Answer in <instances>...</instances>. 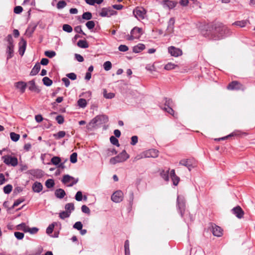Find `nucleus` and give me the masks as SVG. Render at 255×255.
I'll return each mask as SVG.
<instances>
[{"mask_svg": "<svg viewBox=\"0 0 255 255\" xmlns=\"http://www.w3.org/2000/svg\"><path fill=\"white\" fill-rule=\"evenodd\" d=\"M77 104L80 107L82 108H85L87 104L86 100L85 99L82 98L78 100Z\"/></svg>", "mask_w": 255, "mask_h": 255, "instance_id": "37", "label": "nucleus"}, {"mask_svg": "<svg viewBox=\"0 0 255 255\" xmlns=\"http://www.w3.org/2000/svg\"><path fill=\"white\" fill-rule=\"evenodd\" d=\"M65 209H66V211L71 212L75 209L74 205L72 203H67L65 206Z\"/></svg>", "mask_w": 255, "mask_h": 255, "instance_id": "40", "label": "nucleus"}, {"mask_svg": "<svg viewBox=\"0 0 255 255\" xmlns=\"http://www.w3.org/2000/svg\"><path fill=\"white\" fill-rule=\"evenodd\" d=\"M175 24V19L173 17L170 18L168 22V26L166 29V31L168 33H171L173 32L174 26Z\"/></svg>", "mask_w": 255, "mask_h": 255, "instance_id": "23", "label": "nucleus"}, {"mask_svg": "<svg viewBox=\"0 0 255 255\" xmlns=\"http://www.w3.org/2000/svg\"><path fill=\"white\" fill-rule=\"evenodd\" d=\"M92 18V14L90 12H85L82 14V18L86 20H90Z\"/></svg>", "mask_w": 255, "mask_h": 255, "instance_id": "48", "label": "nucleus"}, {"mask_svg": "<svg viewBox=\"0 0 255 255\" xmlns=\"http://www.w3.org/2000/svg\"><path fill=\"white\" fill-rule=\"evenodd\" d=\"M125 255H130L129 243L128 240H126L124 245Z\"/></svg>", "mask_w": 255, "mask_h": 255, "instance_id": "35", "label": "nucleus"}, {"mask_svg": "<svg viewBox=\"0 0 255 255\" xmlns=\"http://www.w3.org/2000/svg\"><path fill=\"white\" fill-rule=\"evenodd\" d=\"M38 231V229L36 227H33L32 228H28L26 232H29L31 234H35Z\"/></svg>", "mask_w": 255, "mask_h": 255, "instance_id": "61", "label": "nucleus"}, {"mask_svg": "<svg viewBox=\"0 0 255 255\" xmlns=\"http://www.w3.org/2000/svg\"><path fill=\"white\" fill-rule=\"evenodd\" d=\"M179 164L186 166L189 171L194 167L193 161L190 159H183L180 161Z\"/></svg>", "mask_w": 255, "mask_h": 255, "instance_id": "13", "label": "nucleus"}, {"mask_svg": "<svg viewBox=\"0 0 255 255\" xmlns=\"http://www.w3.org/2000/svg\"><path fill=\"white\" fill-rule=\"evenodd\" d=\"M142 29L138 27H134L130 31V35H128L127 39L129 41L134 39H138L142 34Z\"/></svg>", "mask_w": 255, "mask_h": 255, "instance_id": "6", "label": "nucleus"}, {"mask_svg": "<svg viewBox=\"0 0 255 255\" xmlns=\"http://www.w3.org/2000/svg\"><path fill=\"white\" fill-rule=\"evenodd\" d=\"M66 135V132L65 131H59L57 133H55L53 134V136L56 139H59Z\"/></svg>", "mask_w": 255, "mask_h": 255, "instance_id": "34", "label": "nucleus"}, {"mask_svg": "<svg viewBox=\"0 0 255 255\" xmlns=\"http://www.w3.org/2000/svg\"><path fill=\"white\" fill-rule=\"evenodd\" d=\"M14 54V45H7L6 49L7 60L11 58Z\"/></svg>", "mask_w": 255, "mask_h": 255, "instance_id": "22", "label": "nucleus"}, {"mask_svg": "<svg viewBox=\"0 0 255 255\" xmlns=\"http://www.w3.org/2000/svg\"><path fill=\"white\" fill-rule=\"evenodd\" d=\"M24 234L23 233L15 232L14 233V236L18 240H22L24 237Z\"/></svg>", "mask_w": 255, "mask_h": 255, "instance_id": "60", "label": "nucleus"}, {"mask_svg": "<svg viewBox=\"0 0 255 255\" xmlns=\"http://www.w3.org/2000/svg\"><path fill=\"white\" fill-rule=\"evenodd\" d=\"M28 89L30 91L34 92L36 93H39L40 92V89L36 86L35 81L32 80L28 82Z\"/></svg>", "mask_w": 255, "mask_h": 255, "instance_id": "20", "label": "nucleus"}, {"mask_svg": "<svg viewBox=\"0 0 255 255\" xmlns=\"http://www.w3.org/2000/svg\"><path fill=\"white\" fill-rule=\"evenodd\" d=\"M67 77L72 80H75L77 79V75L74 73H70L66 74Z\"/></svg>", "mask_w": 255, "mask_h": 255, "instance_id": "62", "label": "nucleus"}, {"mask_svg": "<svg viewBox=\"0 0 255 255\" xmlns=\"http://www.w3.org/2000/svg\"><path fill=\"white\" fill-rule=\"evenodd\" d=\"M58 224V223L57 222H53L51 224H50L46 229V233L48 235H50V234H51L53 231L54 227L55 226H57Z\"/></svg>", "mask_w": 255, "mask_h": 255, "instance_id": "30", "label": "nucleus"}, {"mask_svg": "<svg viewBox=\"0 0 255 255\" xmlns=\"http://www.w3.org/2000/svg\"><path fill=\"white\" fill-rule=\"evenodd\" d=\"M70 161L72 163H75L77 161V153L76 152H73L70 155Z\"/></svg>", "mask_w": 255, "mask_h": 255, "instance_id": "50", "label": "nucleus"}, {"mask_svg": "<svg viewBox=\"0 0 255 255\" xmlns=\"http://www.w3.org/2000/svg\"><path fill=\"white\" fill-rule=\"evenodd\" d=\"M28 227L24 223H22L17 225V228L18 230H21L23 231L24 232H26L27 230Z\"/></svg>", "mask_w": 255, "mask_h": 255, "instance_id": "46", "label": "nucleus"}, {"mask_svg": "<svg viewBox=\"0 0 255 255\" xmlns=\"http://www.w3.org/2000/svg\"><path fill=\"white\" fill-rule=\"evenodd\" d=\"M40 65L39 63H36L32 69L30 75L31 76H35L36 75L40 70Z\"/></svg>", "mask_w": 255, "mask_h": 255, "instance_id": "28", "label": "nucleus"}, {"mask_svg": "<svg viewBox=\"0 0 255 255\" xmlns=\"http://www.w3.org/2000/svg\"><path fill=\"white\" fill-rule=\"evenodd\" d=\"M56 121L59 124H62L64 122V117L62 115H58L56 117Z\"/></svg>", "mask_w": 255, "mask_h": 255, "instance_id": "58", "label": "nucleus"}, {"mask_svg": "<svg viewBox=\"0 0 255 255\" xmlns=\"http://www.w3.org/2000/svg\"><path fill=\"white\" fill-rule=\"evenodd\" d=\"M44 54L46 56L52 58L56 55V52L54 51H46L44 52Z\"/></svg>", "mask_w": 255, "mask_h": 255, "instance_id": "49", "label": "nucleus"}, {"mask_svg": "<svg viewBox=\"0 0 255 255\" xmlns=\"http://www.w3.org/2000/svg\"><path fill=\"white\" fill-rule=\"evenodd\" d=\"M170 176L173 181V185L177 186L179 183L180 178L179 177L176 175L174 169H172L171 170L170 173Z\"/></svg>", "mask_w": 255, "mask_h": 255, "instance_id": "24", "label": "nucleus"}, {"mask_svg": "<svg viewBox=\"0 0 255 255\" xmlns=\"http://www.w3.org/2000/svg\"><path fill=\"white\" fill-rule=\"evenodd\" d=\"M71 214V212L68 211H63L59 213V217L62 219H65V218H68L70 217Z\"/></svg>", "mask_w": 255, "mask_h": 255, "instance_id": "38", "label": "nucleus"}, {"mask_svg": "<svg viewBox=\"0 0 255 255\" xmlns=\"http://www.w3.org/2000/svg\"><path fill=\"white\" fill-rule=\"evenodd\" d=\"M66 4L67 3L65 1H59L57 4V8L58 9H62L64 8L66 5Z\"/></svg>", "mask_w": 255, "mask_h": 255, "instance_id": "55", "label": "nucleus"}, {"mask_svg": "<svg viewBox=\"0 0 255 255\" xmlns=\"http://www.w3.org/2000/svg\"><path fill=\"white\" fill-rule=\"evenodd\" d=\"M131 140L130 144L134 145L138 142V137L136 135L132 136L131 138Z\"/></svg>", "mask_w": 255, "mask_h": 255, "instance_id": "64", "label": "nucleus"}, {"mask_svg": "<svg viewBox=\"0 0 255 255\" xmlns=\"http://www.w3.org/2000/svg\"><path fill=\"white\" fill-rule=\"evenodd\" d=\"M83 227V224H82V223L80 221H78V222H76L74 225H73V228L74 229H77V230L79 231V230H81L82 228Z\"/></svg>", "mask_w": 255, "mask_h": 255, "instance_id": "53", "label": "nucleus"}, {"mask_svg": "<svg viewBox=\"0 0 255 255\" xmlns=\"http://www.w3.org/2000/svg\"><path fill=\"white\" fill-rule=\"evenodd\" d=\"M10 137L12 141L16 142L19 140L20 135L15 132H11L10 133Z\"/></svg>", "mask_w": 255, "mask_h": 255, "instance_id": "41", "label": "nucleus"}, {"mask_svg": "<svg viewBox=\"0 0 255 255\" xmlns=\"http://www.w3.org/2000/svg\"><path fill=\"white\" fill-rule=\"evenodd\" d=\"M14 86L17 89L19 90L21 93L22 94L25 91L27 84L23 81H19L14 83Z\"/></svg>", "mask_w": 255, "mask_h": 255, "instance_id": "18", "label": "nucleus"}, {"mask_svg": "<svg viewBox=\"0 0 255 255\" xmlns=\"http://www.w3.org/2000/svg\"><path fill=\"white\" fill-rule=\"evenodd\" d=\"M242 85L239 82L237 81H234L230 83L227 88L229 90H240L242 88Z\"/></svg>", "mask_w": 255, "mask_h": 255, "instance_id": "16", "label": "nucleus"}, {"mask_svg": "<svg viewBox=\"0 0 255 255\" xmlns=\"http://www.w3.org/2000/svg\"><path fill=\"white\" fill-rule=\"evenodd\" d=\"M86 26L89 29L91 30L95 27V22L93 20L88 21L86 22Z\"/></svg>", "mask_w": 255, "mask_h": 255, "instance_id": "52", "label": "nucleus"}, {"mask_svg": "<svg viewBox=\"0 0 255 255\" xmlns=\"http://www.w3.org/2000/svg\"><path fill=\"white\" fill-rule=\"evenodd\" d=\"M248 22H249V21L248 20L237 21H236L234 23H233V25L238 26L240 27H244L246 25V24Z\"/></svg>", "mask_w": 255, "mask_h": 255, "instance_id": "31", "label": "nucleus"}, {"mask_svg": "<svg viewBox=\"0 0 255 255\" xmlns=\"http://www.w3.org/2000/svg\"><path fill=\"white\" fill-rule=\"evenodd\" d=\"M32 190L34 192L39 193L42 191L43 186L42 184L37 181L35 182L32 185Z\"/></svg>", "mask_w": 255, "mask_h": 255, "instance_id": "25", "label": "nucleus"}, {"mask_svg": "<svg viewBox=\"0 0 255 255\" xmlns=\"http://www.w3.org/2000/svg\"><path fill=\"white\" fill-rule=\"evenodd\" d=\"M112 67V63L110 61H106L103 64V67L105 70L109 71Z\"/></svg>", "mask_w": 255, "mask_h": 255, "instance_id": "45", "label": "nucleus"}, {"mask_svg": "<svg viewBox=\"0 0 255 255\" xmlns=\"http://www.w3.org/2000/svg\"><path fill=\"white\" fill-rule=\"evenodd\" d=\"M222 229L215 224L212 225V232L214 236L221 237L223 235Z\"/></svg>", "mask_w": 255, "mask_h": 255, "instance_id": "17", "label": "nucleus"}, {"mask_svg": "<svg viewBox=\"0 0 255 255\" xmlns=\"http://www.w3.org/2000/svg\"><path fill=\"white\" fill-rule=\"evenodd\" d=\"M176 67V65L171 63H168L164 66V69L166 70H170L173 69Z\"/></svg>", "mask_w": 255, "mask_h": 255, "instance_id": "54", "label": "nucleus"}, {"mask_svg": "<svg viewBox=\"0 0 255 255\" xmlns=\"http://www.w3.org/2000/svg\"><path fill=\"white\" fill-rule=\"evenodd\" d=\"M118 49L122 52H126L128 50V48L126 45H120L118 47Z\"/></svg>", "mask_w": 255, "mask_h": 255, "instance_id": "63", "label": "nucleus"}, {"mask_svg": "<svg viewBox=\"0 0 255 255\" xmlns=\"http://www.w3.org/2000/svg\"><path fill=\"white\" fill-rule=\"evenodd\" d=\"M3 162L7 165L15 166L18 164V160L16 157L10 155H5L2 156Z\"/></svg>", "mask_w": 255, "mask_h": 255, "instance_id": "7", "label": "nucleus"}, {"mask_svg": "<svg viewBox=\"0 0 255 255\" xmlns=\"http://www.w3.org/2000/svg\"><path fill=\"white\" fill-rule=\"evenodd\" d=\"M168 52L172 56L174 57H178L182 54V51L181 49L174 46L169 47L168 48Z\"/></svg>", "mask_w": 255, "mask_h": 255, "instance_id": "15", "label": "nucleus"}, {"mask_svg": "<svg viewBox=\"0 0 255 255\" xmlns=\"http://www.w3.org/2000/svg\"><path fill=\"white\" fill-rule=\"evenodd\" d=\"M158 151L155 149H150L143 151V157L156 158L158 156Z\"/></svg>", "mask_w": 255, "mask_h": 255, "instance_id": "12", "label": "nucleus"}, {"mask_svg": "<svg viewBox=\"0 0 255 255\" xmlns=\"http://www.w3.org/2000/svg\"><path fill=\"white\" fill-rule=\"evenodd\" d=\"M75 199L78 201H81L82 200L83 195L81 191H78L75 195Z\"/></svg>", "mask_w": 255, "mask_h": 255, "instance_id": "59", "label": "nucleus"}, {"mask_svg": "<svg viewBox=\"0 0 255 255\" xmlns=\"http://www.w3.org/2000/svg\"><path fill=\"white\" fill-rule=\"evenodd\" d=\"M63 30L67 32H71L73 30L72 26L69 24H65L62 26Z\"/></svg>", "mask_w": 255, "mask_h": 255, "instance_id": "47", "label": "nucleus"}, {"mask_svg": "<svg viewBox=\"0 0 255 255\" xmlns=\"http://www.w3.org/2000/svg\"><path fill=\"white\" fill-rule=\"evenodd\" d=\"M129 157V155L127 153L125 150H124L117 156L111 158L110 160V163L111 164L114 165L117 163L124 162Z\"/></svg>", "mask_w": 255, "mask_h": 255, "instance_id": "2", "label": "nucleus"}, {"mask_svg": "<svg viewBox=\"0 0 255 255\" xmlns=\"http://www.w3.org/2000/svg\"><path fill=\"white\" fill-rule=\"evenodd\" d=\"M230 29L222 23L216 24L212 28V32L208 34L209 38L213 40H219L231 35Z\"/></svg>", "mask_w": 255, "mask_h": 255, "instance_id": "1", "label": "nucleus"}, {"mask_svg": "<svg viewBox=\"0 0 255 255\" xmlns=\"http://www.w3.org/2000/svg\"><path fill=\"white\" fill-rule=\"evenodd\" d=\"M65 195L66 193L62 189L59 188L55 191V195L57 198L62 199Z\"/></svg>", "mask_w": 255, "mask_h": 255, "instance_id": "27", "label": "nucleus"}, {"mask_svg": "<svg viewBox=\"0 0 255 255\" xmlns=\"http://www.w3.org/2000/svg\"><path fill=\"white\" fill-rule=\"evenodd\" d=\"M177 210L180 214L181 217H183L185 211V200L183 196H178L177 198Z\"/></svg>", "mask_w": 255, "mask_h": 255, "instance_id": "4", "label": "nucleus"}, {"mask_svg": "<svg viewBox=\"0 0 255 255\" xmlns=\"http://www.w3.org/2000/svg\"><path fill=\"white\" fill-rule=\"evenodd\" d=\"M177 4V2L170 0H164L163 1V5L164 7H167L169 9H173Z\"/></svg>", "mask_w": 255, "mask_h": 255, "instance_id": "21", "label": "nucleus"}, {"mask_svg": "<svg viewBox=\"0 0 255 255\" xmlns=\"http://www.w3.org/2000/svg\"><path fill=\"white\" fill-rule=\"evenodd\" d=\"M104 97L106 99H111L113 98L115 95L113 93H107L106 90H104L103 92Z\"/></svg>", "mask_w": 255, "mask_h": 255, "instance_id": "42", "label": "nucleus"}, {"mask_svg": "<svg viewBox=\"0 0 255 255\" xmlns=\"http://www.w3.org/2000/svg\"><path fill=\"white\" fill-rule=\"evenodd\" d=\"M110 140L111 143L113 145H116L118 147L120 146L119 140L115 136H111L110 138Z\"/></svg>", "mask_w": 255, "mask_h": 255, "instance_id": "44", "label": "nucleus"}, {"mask_svg": "<svg viewBox=\"0 0 255 255\" xmlns=\"http://www.w3.org/2000/svg\"><path fill=\"white\" fill-rule=\"evenodd\" d=\"M124 197V194L121 190L115 192L111 196L112 200L115 203L121 202Z\"/></svg>", "mask_w": 255, "mask_h": 255, "instance_id": "11", "label": "nucleus"}, {"mask_svg": "<svg viewBox=\"0 0 255 255\" xmlns=\"http://www.w3.org/2000/svg\"><path fill=\"white\" fill-rule=\"evenodd\" d=\"M132 13L139 20L144 19L147 16V10L141 6L136 7L133 10Z\"/></svg>", "mask_w": 255, "mask_h": 255, "instance_id": "3", "label": "nucleus"}, {"mask_svg": "<svg viewBox=\"0 0 255 255\" xmlns=\"http://www.w3.org/2000/svg\"><path fill=\"white\" fill-rule=\"evenodd\" d=\"M42 82L43 84L46 86H50L53 83L52 80L47 77H44L42 79Z\"/></svg>", "mask_w": 255, "mask_h": 255, "instance_id": "36", "label": "nucleus"}, {"mask_svg": "<svg viewBox=\"0 0 255 255\" xmlns=\"http://www.w3.org/2000/svg\"><path fill=\"white\" fill-rule=\"evenodd\" d=\"M54 181L52 179H48L45 182V186L47 188H52L54 186Z\"/></svg>", "mask_w": 255, "mask_h": 255, "instance_id": "39", "label": "nucleus"}, {"mask_svg": "<svg viewBox=\"0 0 255 255\" xmlns=\"http://www.w3.org/2000/svg\"><path fill=\"white\" fill-rule=\"evenodd\" d=\"M78 178L75 179L73 177L66 174L63 176L61 181L65 184L70 182V184L68 185V186L71 187L76 184L78 182Z\"/></svg>", "mask_w": 255, "mask_h": 255, "instance_id": "8", "label": "nucleus"}, {"mask_svg": "<svg viewBox=\"0 0 255 255\" xmlns=\"http://www.w3.org/2000/svg\"><path fill=\"white\" fill-rule=\"evenodd\" d=\"M145 48V45L142 43H139L137 45L133 47L132 51L134 53H139L144 50Z\"/></svg>", "mask_w": 255, "mask_h": 255, "instance_id": "26", "label": "nucleus"}, {"mask_svg": "<svg viewBox=\"0 0 255 255\" xmlns=\"http://www.w3.org/2000/svg\"><path fill=\"white\" fill-rule=\"evenodd\" d=\"M26 47V41L23 38H21L19 42V54L21 56L24 54Z\"/></svg>", "mask_w": 255, "mask_h": 255, "instance_id": "19", "label": "nucleus"}, {"mask_svg": "<svg viewBox=\"0 0 255 255\" xmlns=\"http://www.w3.org/2000/svg\"><path fill=\"white\" fill-rule=\"evenodd\" d=\"M169 169H168L166 171L162 170L160 172L161 177L166 181H167L169 180Z\"/></svg>", "mask_w": 255, "mask_h": 255, "instance_id": "32", "label": "nucleus"}, {"mask_svg": "<svg viewBox=\"0 0 255 255\" xmlns=\"http://www.w3.org/2000/svg\"><path fill=\"white\" fill-rule=\"evenodd\" d=\"M109 119L108 116L105 115H98L95 117L90 123V124L94 125H101L107 123Z\"/></svg>", "mask_w": 255, "mask_h": 255, "instance_id": "5", "label": "nucleus"}, {"mask_svg": "<svg viewBox=\"0 0 255 255\" xmlns=\"http://www.w3.org/2000/svg\"><path fill=\"white\" fill-rule=\"evenodd\" d=\"M61 162V159L60 157L58 156H53L51 159V162L52 164L57 166L59 164V163Z\"/></svg>", "mask_w": 255, "mask_h": 255, "instance_id": "33", "label": "nucleus"}, {"mask_svg": "<svg viewBox=\"0 0 255 255\" xmlns=\"http://www.w3.org/2000/svg\"><path fill=\"white\" fill-rule=\"evenodd\" d=\"M116 13V12L111 7H104L101 9V11L99 13V15L102 17H110L115 14Z\"/></svg>", "mask_w": 255, "mask_h": 255, "instance_id": "10", "label": "nucleus"}, {"mask_svg": "<svg viewBox=\"0 0 255 255\" xmlns=\"http://www.w3.org/2000/svg\"><path fill=\"white\" fill-rule=\"evenodd\" d=\"M24 201L23 198H20L18 199H17L13 203V205L11 208H10L9 209H13L15 207L19 205L20 203L23 202Z\"/></svg>", "mask_w": 255, "mask_h": 255, "instance_id": "51", "label": "nucleus"}, {"mask_svg": "<svg viewBox=\"0 0 255 255\" xmlns=\"http://www.w3.org/2000/svg\"><path fill=\"white\" fill-rule=\"evenodd\" d=\"M12 189V186L10 184H7L3 187V192L5 194H9Z\"/></svg>", "mask_w": 255, "mask_h": 255, "instance_id": "43", "label": "nucleus"}, {"mask_svg": "<svg viewBox=\"0 0 255 255\" xmlns=\"http://www.w3.org/2000/svg\"><path fill=\"white\" fill-rule=\"evenodd\" d=\"M232 212L239 219H241L243 218L244 215V212L241 207L239 206H238L232 209Z\"/></svg>", "mask_w": 255, "mask_h": 255, "instance_id": "14", "label": "nucleus"}, {"mask_svg": "<svg viewBox=\"0 0 255 255\" xmlns=\"http://www.w3.org/2000/svg\"><path fill=\"white\" fill-rule=\"evenodd\" d=\"M117 153V151L115 148H108L107 150V154L108 156H111Z\"/></svg>", "mask_w": 255, "mask_h": 255, "instance_id": "57", "label": "nucleus"}, {"mask_svg": "<svg viewBox=\"0 0 255 255\" xmlns=\"http://www.w3.org/2000/svg\"><path fill=\"white\" fill-rule=\"evenodd\" d=\"M164 107L161 108L162 109L166 111L168 113L171 115H174V111L171 108L173 104V102L171 99L165 98L164 99Z\"/></svg>", "mask_w": 255, "mask_h": 255, "instance_id": "9", "label": "nucleus"}, {"mask_svg": "<svg viewBox=\"0 0 255 255\" xmlns=\"http://www.w3.org/2000/svg\"><path fill=\"white\" fill-rule=\"evenodd\" d=\"M6 39L8 43L7 45H14L13 40L11 35H8L6 37Z\"/></svg>", "mask_w": 255, "mask_h": 255, "instance_id": "56", "label": "nucleus"}, {"mask_svg": "<svg viewBox=\"0 0 255 255\" xmlns=\"http://www.w3.org/2000/svg\"><path fill=\"white\" fill-rule=\"evenodd\" d=\"M77 46L82 48H87L89 47V44L86 40H80L77 43Z\"/></svg>", "mask_w": 255, "mask_h": 255, "instance_id": "29", "label": "nucleus"}]
</instances>
